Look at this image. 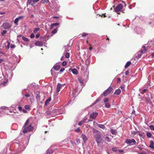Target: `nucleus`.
Returning <instances> with one entry per match:
<instances>
[{
  "mask_svg": "<svg viewBox=\"0 0 154 154\" xmlns=\"http://www.w3.org/2000/svg\"><path fill=\"white\" fill-rule=\"evenodd\" d=\"M105 104V107L106 108H109L110 107L111 105L108 102L104 103Z\"/></svg>",
  "mask_w": 154,
  "mask_h": 154,
  "instance_id": "nucleus-28",
  "label": "nucleus"
},
{
  "mask_svg": "<svg viewBox=\"0 0 154 154\" xmlns=\"http://www.w3.org/2000/svg\"><path fill=\"white\" fill-rule=\"evenodd\" d=\"M7 45L6 47V48L7 49H8L10 48V42L7 41Z\"/></svg>",
  "mask_w": 154,
  "mask_h": 154,
  "instance_id": "nucleus-39",
  "label": "nucleus"
},
{
  "mask_svg": "<svg viewBox=\"0 0 154 154\" xmlns=\"http://www.w3.org/2000/svg\"><path fill=\"white\" fill-rule=\"evenodd\" d=\"M100 100V99H97L96 101L93 103L92 106L94 105L95 104H96V103H97Z\"/></svg>",
  "mask_w": 154,
  "mask_h": 154,
  "instance_id": "nucleus-48",
  "label": "nucleus"
},
{
  "mask_svg": "<svg viewBox=\"0 0 154 154\" xmlns=\"http://www.w3.org/2000/svg\"><path fill=\"white\" fill-rule=\"evenodd\" d=\"M138 154H148L145 152H143L139 153H138Z\"/></svg>",
  "mask_w": 154,
  "mask_h": 154,
  "instance_id": "nucleus-63",
  "label": "nucleus"
},
{
  "mask_svg": "<svg viewBox=\"0 0 154 154\" xmlns=\"http://www.w3.org/2000/svg\"><path fill=\"white\" fill-rule=\"evenodd\" d=\"M72 73L75 75H77L78 74V72L77 70L75 68H74L72 70Z\"/></svg>",
  "mask_w": 154,
  "mask_h": 154,
  "instance_id": "nucleus-24",
  "label": "nucleus"
},
{
  "mask_svg": "<svg viewBox=\"0 0 154 154\" xmlns=\"http://www.w3.org/2000/svg\"><path fill=\"white\" fill-rule=\"evenodd\" d=\"M53 151L52 147H51L47 150L46 154H51L53 153Z\"/></svg>",
  "mask_w": 154,
  "mask_h": 154,
  "instance_id": "nucleus-16",
  "label": "nucleus"
},
{
  "mask_svg": "<svg viewBox=\"0 0 154 154\" xmlns=\"http://www.w3.org/2000/svg\"><path fill=\"white\" fill-rule=\"evenodd\" d=\"M65 70V69L64 68H63L61 69L60 71H59V73H61L62 72H63Z\"/></svg>",
  "mask_w": 154,
  "mask_h": 154,
  "instance_id": "nucleus-51",
  "label": "nucleus"
},
{
  "mask_svg": "<svg viewBox=\"0 0 154 154\" xmlns=\"http://www.w3.org/2000/svg\"><path fill=\"white\" fill-rule=\"evenodd\" d=\"M36 97L38 100H39L40 99V96L38 94H36Z\"/></svg>",
  "mask_w": 154,
  "mask_h": 154,
  "instance_id": "nucleus-49",
  "label": "nucleus"
},
{
  "mask_svg": "<svg viewBox=\"0 0 154 154\" xmlns=\"http://www.w3.org/2000/svg\"><path fill=\"white\" fill-rule=\"evenodd\" d=\"M71 47L69 45H68L65 47V51L66 52L69 51L71 49Z\"/></svg>",
  "mask_w": 154,
  "mask_h": 154,
  "instance_id": "nucleus-19",
  "label": "nucleus"
},
{
  "mask_svg": "<svg viewBox=\"0 0 154 154\" xmlns=\"http://www.w3.org/2000/svg\"><path fill=\"white\" fill-rule=\"evenodd\" d=\"M125 142L127 144H128L130 146L134 145L136 143L135 140L134 139H127L125 140Z\"/></svg>",
  "mask_w": 154,
  "mask_h": 154,
  "instance_id": "nucleus-3",
  "label": "nucleus"
},
{
  "mask_svg": "<svg viewBox=\"0 0 154 154\" xmlns=\"http://www.w3.org/2000/svg\"><path fill=\"white\" fill-rule=\"evenodd\" d=\"M39 29L40 28H35L34 29L33 32L35 33L37 32L39 30Z\"/></svg>",
  "mask_w": 154,
  "mask_h": 154,
  "instance_id": "nucleus-36",
  "label": "nucleus"
},
{
  "mask_svg": "<svg viewBox=\"0 0 154 154\" xmlns=\"http://www.w3.org/2000/svg\"><path fill=\"white\" fill-rule=\"evenodd\" d=\"M59 23H53L51 24V29H52L53 28V26H57L58 25Z\"/></svg>",
  "mask_w": 154,
  "mask_h": 154,
  "instance_id": "nucleus-31",
  "label": "nucleus"
},
{
  "mask_svg": "<svg viewBox=\"0 0 154 154\" xmlns=\"http://www.w3.org/2000/svg\"><path fill=\"white\" fill-rule=\"evenodd\" d=\"M149 128L151 130L154 131V126L153 125H150Z\"/></svg>",
  "mask_w": 154,
  "mask_h": 154,
  "instance_id": "nucleus-44",
  "label": "nucleus"
},
{
  "mask_svg": "<svg viewBox=\"0 0 154 154\" xmlns=\"http://www.w3.org/2000/svg\"><path fill=\"white\" fill-rule=\"evenodd\" d=\"M112 150L114 152H116L117 150V148L116 147H113L112 148Z\"/></svg>",
  "mask_w": 154,
  "mask_h": 154,
  "instance_id": "nucleus-45",
  "label": "nucleus"
},
{
  "mask_svg": "<svg viewBox=\"0 0 154 154\" xmlns=\"http://www.w3.org/2000/svg\"><path fill=\"white\" fill-rule=\"evenodd\" d=\"M7 32V31L5 30H4V31H3V32H2V34L3 35H4Z\"/></svg>",
  "mask_w": 154,
  "mask_h": 154,
  "instance_id": "nucleus-52",
  "label": "nucleus"
},
{
  "mask_svg": "<svg viewBox=\"0 0 154 154\" xmlns=\"http://www.w3.org/2000/svg\"><path fill=\"white\" fill-rule=\"evenodd\" d=\"M131 62L130 61H128L126 63L125 66V68H127L131 64Z\"/></svg>",
  "mask_w": 154,
  "mask_h": 154,
  "instance_id": "nucleus-30",
  "label": "nucleus"
},
{
  "mask_svg": "<svg viewBox=\"0 0 154 154\" xmlns=\"http://www.w3.org/2000/svg\"><path fill=\"white\" fill-rule=\"evenodd\" d=\"M83 122H82V121H81L80 122H79V123H78V125H79V126H80L81 125L82 123H83Z\"/></svg>",
  "mask_w": 154,
  "mask_h": 154,
  "instance_id": "nucleus-57",
  "label": "nucleus"
},
{
  "mask_svg": "<svg viewBox=\"0 0 154 154\" xmlns=\"http://www.w3.org/2000/svg\"><path fill=\"white\" fill-rule=\"evenodd\" d=\"M96 141L98 144L101 143L102 139L100 135L96 137Z\"/></svg>",
  "mask_w": 154,
  "mask_h": 154,
  "instance_id": "nucleus-15",
  "label": "nucleus"
},
{
  "mask_svg": "<svg viewBox=\"0 0 154 154\" xmlns=\"http://www.w3.org/2000/svg\"><path fill=\"white\" fill-rule=\"evenodd\" d=\"M137 31V33L138 34H139L141 33L143 30L141 28H138L136 29Z\"/></svg>",
  "mask_w": 154,
  "mask_h": 154,
  "instance_id": "nucleus-23",
  "label": "nucleus"
},
{
  "mask_svg": "<svg viewBox=\"0 0 154 154\" xmlns=\"http://www.w3.org/2000/svg\"><path fill=\"white\" fill-rule=\"evenodd\" d=\"M109 100V99L108 98L106 97V98H105L103 100V101L104 103H106L107 102H108V101Z\"/></svg>",
  "mask_w": 154,
  "mask_h": 154,
  "instance_id": "nucleus-40",
  "label": "nucleus"
},
{
  "mask_svg": "<svg viewBox=\"0 0 154 154\" xmlns=\"http://www.w3.org/2000/svg\"><path fill=\"white\" fill-rule=\"evenodd\" d=\"M60 66L59 65H57V64L54 65L53 67V68L54 69H55L57 71L59 70L60 69Z\"/></svg>",
  "mask_w": 154,
  "mask_h": 154,
  "instance_id": "nucleus-20",
  "label": "nucleus"
},
{
  "mask_svg": "<svg viewBox=\"0 0 154 154\" xmlns=\"http://www.w3.org/2000/svg\"><path fill=\"white\" fill-rule=\"evenodd\" d=\"M29 119H28L26 120V122L25 123L24 125L23 126V128L24 127H25L28 124V123L29 122Z\"/></svg>",
  "mask_w": 154,
  "mask_h": 154,
  "instance_id": "nucleus-35",
  "label": "nucleus"
},
{
  "mask_svg": "<svg viewBox=\"0 0 154 154\" xmlns=\"http://www.w3.org/2000/svg\"><path fill=\"white\" fill-rule=\"evenodd\" d=\"M57 29H54L52 31V33L53 34H54L57 33Z\"/></svg>",
  "mask_w": 154,
  "mask_h": 154,
  "instance_id": "nucleus-41",
  "label": "nucleus"
},
{
  "mask_svg": "<svg viewBox=\"0 0 154 154\" xmlns=\"http://www.w3.org/2000/svg\"><path fill=\"white\" fill-rule=\"evenodd\" d=\"M137 132L135 131H134L131 133L132 134L134 135H135L137 134Z\"/></svg>",
  "mask_w": 154,
  "mask_h": 154,
  "instance_id": "nucleus-59",
  "label": "nucleus"
},
{
  "mask_svg": "<svg viewBox=\"0 0 154 154\" xmlns=\"http://www.w3.org/2000/svg\"><path fill=\"white\" fill-rule=\"evenodd\" d=\"M143 49H141L140 51L138 52L135 55V59H138L141 57L142 54H144L146 51L145 46H143Z\"/></svg>",
  "mask_w": 154,
  "mask_h": 154,
  "instance_id": "nucleus-2",
  "label": "nucleus"
},
{
  "mask_svg": "<svg viewBox=\"0 0 154 154\" xmlns=\"http://www.w3.org/2000/svg\"><path fill=\"white\" fill-rule=\"evenodd\" d=\"M147 44L150 46H151L152 45H154V39L152 40H149L147 43Z\"/></svg>",
  "mask_w": 154,
  "mask_h": 154,
  "instance_id": "nucleus-18",
  "label": "nucleus"
},
{
  "mask_svg": "<svg viewBox=\"0 0 154 154\" xmlns=\"http://www.w3.org/2000/svg\"><path fill=\"white\" fill-rule=\"evenodd\" d=\"M49 1V0H42L41 2L42 4H47Z\"/></svg>",
  "mask_w": 154,
  "mask_h": 154,
  "instance_id": "nucleus-37",
  "label": "nucleus"
},
{
  "mask_svg": "<svg viewBox=\"0 0 154 154\" xmlns=\"http://www.w3.org/2000/svg\"><path fill=\"white\" fill-rule=\"evenodd\" d=\"M25 108L26 109H30L29 106L28 105H25Z\"/></svg>",
  "mask_w": 154,
  "mask_h": 154,
  "instance_id": "nucleus-46",
  "label": "nucleus"
},
{
  "mask_svg": "<svg viewBox=\"0 0 154 154\" xmlns=\"http://www.w3.org/2000/svg\"><path fill=\"white\" fill-rule=\"evenodd\" d=\"M35 45L37 46H42L43 45L42 42L40 41H38L35 42Z\"/></svg>",
  "mask_w": 154,
  "mask_h": 154,
  "instance_id": "nucleus-17",
  "label": "nucleus"
},
{
  "mask_svg": "<svg viewBox=\"0 0 154 154\" xmlns=\"http://www.w3.org/2000/svg\"><path fill=\"white\" fill-rule=\"evenodd\" d=\"M51 100V97H49L48 99L47 100L45 103V105L46 106L48 105L49 104V102Z\"/></svg>",
  "mask_w": 154,
  "mask_h": 154,
  "instance_id": "nucleus-27",
  "label": "nucleus"
},
{
  "mask_svg": "<svg viewBox=\"0 0 154 154\" xmlns=\"http://www.w3.org/2000/svg\"><path fill=\"white\" fill-rule=\"evenodd\" d=\"M7 108V107H6V106H1V107H0V109H5Z\"/></svg>",
  "mask_w": 154,
  "mask_h": 154,
  "instance_id": "nucleus-50",
  "label": "nucleus"
},
{
  "mask_svg": "<svg viewBox=\"0 0 154 154\" xmlns=\"http://www.w3.org/2000/svg\"><path fill=\"white\" fill-rule=\"evenodd\" d=\"M39 36H40V34H37L36 35V38H38L39 37Z\"/></svg>",
  "mask_w": 154,
  "mask_h": 154,
  "instance_id": "nucleus-60",
  "label": "nucleus"
},
{
  "mask_svg": "<svg viewBox=\"0 0 154 154\" xmlns=\"http://www.w3.org/2000/svg\"><path fill=\"white\" fill-rule=\"evenodd\" d=\"M33 128L31 125H29L26 128L24 129L23 131V132L24 133H26L28 132H30Z\"/></svg>",
  "mask_w": 154,
  "mask_h": 154,
  "instance_id": "nucleus-6",
  "label": "nucleus"
},
{
  "mask_svg": "<svg viewBox=\"0 0 154 154\" xmlns=\"http://www.w3.org/2000/svg\"><path fill=\"white\" fill-rule=\"evenodd\" d=\"M65 57L67 58H68L69 57V54L68 52H66L65 54Z\"/></svg>",
  "mask_w": 154,
  "mask_h": 154,
  "instance_id": "nucleus-42",
  "label": "nucleus"
},
{
  "mask_svg": "<svg viewBox=\"0 0 154 154\" xmlns=\"http://www.w3.org/2000/svg\"><path fill=\"white\" fill-rule=\"evenodd\" d=\"M112 90V88L110 86L109 87L108 89L105 90L103 92V95L105 97L107 96L109 93H110Z\"/></svg>",
  "mask_w": 154,
  "mask_h": 154,
  "instance_id": "nucleus-7",
  "label": "nucleus"
},
{
  "mask_svg": "<svg viewBox=\"0 0 154 154\" xmlns=\"http://www.w3.org/2000/svg\"><path fill=\"white\" fill-rule=\"evenodd\" d=\"M121 92V90L120 89H118L115 91L114 94L116 95H119Z\"/></svg>",
  "mask_w": 154,
  "mask_h": 154,
  "instance_id": "nucleus-21",
  "label": "nucleus"
},
{
  "mask_svg": "<svg viewBox=\"0 0 154 154\" xmlns=\"http://www.w3.org/2000/svg\"><path fill=\"white\" fill-rule=\"evenodd\" d=\"M18 109L19 110L20 112H22V107L21 106H19L18 107Z\"/></svg>",
  "mask_w": 154,
  "mask_h": 154,
  "instance_id": "nucleus-56",
  "label": "nucleus"
},
{
  "mask_svg": "<svg viewBox=\"0 0 154 154\" xmlns=\"http://www.w3.org/2000/svg\"><path fill=\"white\" fill-rule=\"evenodd\" d=\"M88 35V33L84 32L82 34V36H83V37H85V36H86L87 35Z\"/></svg>",
  "mask_w": 154,
  "mask_h": 154,
  "instance_id": "nucleus-47",
  "label": "nucleus"
},
{
  "mask_svg": "<svg viewBox=\"0 0 154 154\" xmlns=\"http://www.w3.org/2000/svg\"><path fill=\"white\" fill-rule=\"evenodd\" d=\"M90 63V60L88 58L87 59L85 62V64L86 65V66H88Z\"/></svg>",
  "mask_w": 154,
  "mask_h": 154,
  "instance_id": "nucleus-29",
  "label": "nucleus"
},
{
  "mask_svg": "<svg viewBox=\"0 0 154 154\" xmlns=\"http://www.w3.org/2000/svg\"><path fill=\"white\" fill-rule=\"evenodd\" d=\"M154 144V142L152 141L150 142V144L149 145V147L151 148H152L154 150V147L153 146V145ZM153 154H154V152H153Z\"/></svg>",
  "mask_w": 154,
  "mask_h": 154,
  "instance_id": "nucleus-25",
  "label": "nucleus"
},
{
  "mask_svg": "<svg viewBox=\"0 0 154 154\" xmlns=\"http://www.w3.org/2000/svg\"><path fill=\"white\" fill-rule=\"evenodd\" d=\"M63 86V84H61L60 83H58L57 85L56 91L58 93L60 91V89Z\"/></svg>",
  "mask_w": 154,
  "mask_h": 154,
  "instance_id": "nucleus-14",
  "label": "nucleus"
},
{
  "mask_svg": "<svg viewBox=\"0 0 154 154\" xmlns=\"http://www.w3.org/2000/svg\"><path fill=\"white\" fill-rule=\"evenodd\" d=\"M129 73V72L127 70V71H126L125 72V75H128Z\"/></svg>",
  "mask_w": 154,
  "mask_h": 154,
  "instance_id": "nucleus-64",
  "label": "nucleus"
},
{
  "mask_svg": "<svg viewBox=\"0 0 154 154\" xmlns=\"http://www.w3.org/2000/svg\"><path fill=\"white\" fill-rule=\"evenodd\" d=\"M22 111L24 113H26L27 112V111L25 109L22 110Z\"/></svg>",
  "mask_w": 154,
  "mask_h": 154,
  "instance_id": "nucleus-62",
  "label": "nucleus"
},
{
  "mask_svg": "<svg viewBox=\"0 0 154 154\" xmlns=\"http://www.w3.org/2000/svg\"><path fill=\"white\" fill-rule=\"evenodd\" d=\"M110 132L113 135H116L117 133V131L116 130L112 128L110 129Z\"/></svg>",
  "mask_w": 154,
  "mask_h": 154,
  "instance_id": "nucleus-26",
  "label": "nucleus"
},
{
  "mask_svg": "<svg viewBox=\"0 0 154 154\" xmlns=\"http://www.w3.org/2000/svg\"><path fill=\"white\" fill-rule=\"evenodd\" d=\"M77 91V90L76 89H74L72 91V94H70V96L72 97H75L78 95L77 94H76Z\"/></svg>",
  "mask_w": 154,
  "mask_h": 154,
  "instance_id": "nucleus-13",
  "label": "nucleus"
},
{
  "mask_svg": "<svg viewBox=\"0 0 154 154\" xmlns=\"http://www.w3.org/2000/svg\"><path fill=\"white\" fill-rule=\"evenodd\" d=\"M78 80H79V82H80V84H81L82 85H84V83L83 82V81L82 79H81V78L79 79Z\"/></svg>",
  "mask_w": 154,
  "mask_h": 154,
  "instance_id": "nucleus-32",
  "label": "nucleus"
},
{
  "mask_svg": "<svg viewBox=\"0 0 154 154\" xmlns=\"http://www.w3.org/2000/svg\"><path fill=\"white\" fill-rule=\"evenodd\" d=\"M15 47V46L14 45L11 44V48H14Z\"/></svg>",
  "mask_w": 154,
  "mask_h": 154,
  "instance_id": "nucleus-58",
  "label": "nucleus"
},
{
  "mask_svg": "<svg viewBox=\"0 0 154 154\" xmlns=\"http://www.w3.org/2000/svg\"><path fill=\"white\" fill-rule=\"evenodd\" d=\"M80 130V129L79 128H78L77 129L75 130V131L76 132H78Z\"/></svg>",
  "mask_w": 154,
  "mask_h": 154,
  "instance_id": "nucleus-61",
  "label": "nucleus"
},
{
  "mask_svg": "<svg viewBox=\"0 0 154 154\" xmlns=\"http://www.w3.org/2000/svg\"><path fill=\"white\" fill-rule=\"evenodd\" d=\"M98 114V113L97 112H93L90 115V118L92 119H95Z\"/></svg>",
  "mask_w": 154,
  "mask_h": 154,
  "instance_id": "nucleus-10",
  "label": "nucleus"
},
{
  "mask_svg": "<svg viewBox=\"0 0 154 154\" xmlns=\"http://www.w3.org/2000/svg\"><path fill=\"white\" fill-rule=\"evenodd\" d=\"M26 142L25 140L20 142L19 143H14V150L17 153L23 151L27 145V143L24 144Z\"/></svg>",
  "mask_w": 154,
  "mask_h": 154,
  "instance_id": "nucleus-1",
  "label": "nucleus"
},
{
  "mask_svg": "<svg viewBox=\"0 0 154 154\" xmlns=\"http://www.w3.org/2000/svg\"><path fill=\"white\" fill-rule=\"evenodd\" d=\"M120 88H121L123 90H125V87L124 86H121L120 87Z\"/></svg>",
  "mask_w": 154,
  "mask_h": 154,
  "instance_id": "nucleus-55",
  "label": "nucleus"
},
{
  "mask_svg": "<svg viewBox=\"0 0 154 154\" xmlns=\"http://www.w3.org/2000/svg\"><path fill=\"white\" fill-rule=\"evenodd\" d=\"M81 137L84 143H85L86 142L88 139V137L84 133L82 134Z\"/></svg>",
  "mask_w": 154,
  "mask_h": 154,
  "instance_id": "nucleus-12",
  "label": "nucleus"
},
{
  "mask_svg": "<svg viewBox=\"0 0 154 154\" xmlns=\"http://www.w3.org/2000/svg\"><path fill=\"white\" fill-rule=\"evenodd\" d=\"M97 126L98 127L101 129H104L105 128V126L104 125H102V124H98L97 123Z\"/></svg>",
  "mask_w": 154,
  "mask_h": 154,
  "instance_id": "nucleus-22",
  "label": "nucleus"
},
{
  "mask_svg": "<svg viewBox=\"0 0 154 154\" xmlns=\"http://www.w3.org/2000/svg\"><path fill=\"white\" fill-rule=\"evenodd\" d=\"M139 136H140L141 137H142L143 138H144V137L145 136V134L144 133H140L139 134Z\"/></svg>",
  "mask_w": 154,
  "mask_h": 154,
  "instance_id": "nucleus-34",
  "label": "nucleus"
},
{
  "mask_svg": "<svg viewBox=\"0 0 154 154\" xmlns=\"http://www.w3.org/2000/svg\"><path fill=\"white\" fill-rule=\"evenodd\" d=\"M122 4H119L116 7L114 10L115 12H117L122 10Z\"/></svg>",
  "mask_w": 154,
  "mask_h": 154,
  "instance_id": "nucleus-8",
  "label": "nucleus"
},
{
  "mask_svg": "<svg viewBox=\"0 0 154 154\" xmlns=\"http://www.w3.org/2000/svg\"><path fill=\"white\" fill-rule=\"evenodd\" d=\"M39 0H27V6L28 5H31L32 6L36 4V3L38 2Z\"/></svg>",
  "mask_w": 154,
  "mask_h": 154,
  "instance_id": "nucleus-4",
  "label": "nucleus"
},
{
  "mask_svg": "<svg viewBox=\"0 0 154 154\" xmlns=\"http://www.w3.org/2000/svg\"><path fill=\"white\" fill-rule=\"evenodd\" d=\"M22 38L23 40L26 42H28L29 41V39L25 36H23Z\"/></svg>",
  "mask_w": 154,
  "mask_h": 154,
  "instance_id": "nucleus-33",
  "label": "nucleus"
},
{
  "mask_svg": "<svg viewBox=\"0 0 154 154\" xmlns=\"http://www.w3.org/2000/svg\"><path fill=\"white\" fill-rule=\"evenodd\" d=\"M146 135L148 138H150L151 137V134L149 132H147L146 133Z\"/></svg>",
  "mask_w": 154,
  "mask_h": 154,
  "instance_id": "nucleus-38",
  "label": "nucleus"
},
{
  "mask_svg": "<svg viewBox=\"0 0 154 154\" xmlns=\"http://www.w3.org/2000/svg\"><path fill=\"white\" fill-rule=\"evenodd\" d=\"M89 75V71L88 69H86L85 71L84 72V80L85 81H87L88 80V77Z\"/></svg>",
  "mask_w": 154,
  "mask_h": 154,
  "instance_id": "nucleus-9",
  "label": "nucleus"
},
{
  "mask_svg": "<svg viewBox=\"0 0 154 154\" xmlns=\"http://www.w3.org/2000/svg\"><path fill=\"white\" fill-rule=\"evenodd\" d=\"M62 64L63 66H65L66 65V62L63 61L62 63Z\"/></svg>",
  "mask_w": 154,
  "mask_h": 154,
  "instance_id": "nucleus-54",
  "label": "nucleus"
},
{
  "mask_svg": "<svg viewBox=\"0 0 154 154\" xmlns=\"http://www.w3.org/2000/svg\"><path fill=\"white\" fill-rule=\"evenodd\" d=\"M11 26V23L8 22H5L3 24L2 27L4 29H10Z\"/></svg>",
  "mask_w": 154,
  "mask_h": 154,
  "instance_id": "nucleus-5",
  "label": "nucleus"
},
{
  "mask_svg": "<svg viewBox=\"0 0 154 154\" xmlns=\"http://www.w3.org/2000/svg\"><path fill=\"white\" fill-rule=\"evenodd\" d=\"M23 18V16H20L17 18H16L14 20V23L16 25H18V21L21 20H22Z\"/></svg>",
  "mask_w": 154,
  "mask_h": 154,
  "instance_id": "nucleus-11",
  "label": "nucleus"
},
{
  "mask_svg": "<svg viewBox=\"0 0 154 154\" xmlns=\"http://www.w3.org/2000/svg\"><path fill=\"white\" fill-rule=\"evenodd\" d=\"M35 37L34 34L33 33H32L30 35V37L31 38H34Z\"/></svg>",
  "mask_w": 154,
  "mask_h": 154,
  "instance_id": "nucleus-53",
  "label": "nucleus"
},
{
  "mask_svg": "<svg viewBox=\"0 0 154 154\" xmlns=\"http://www.w3.org/2000/svg\"><path fill=\"white\" fill-rule=\"evenodd\" d=\"M105 140L108 142H109L111 141V140L109 139L108 136L106 137Z\"/></svg>",
  "mask_w": 154,
  "mask_h": 154,
  "instance_id": "nucleus-43",
  "label": "nucleus"
}]
</instances>
